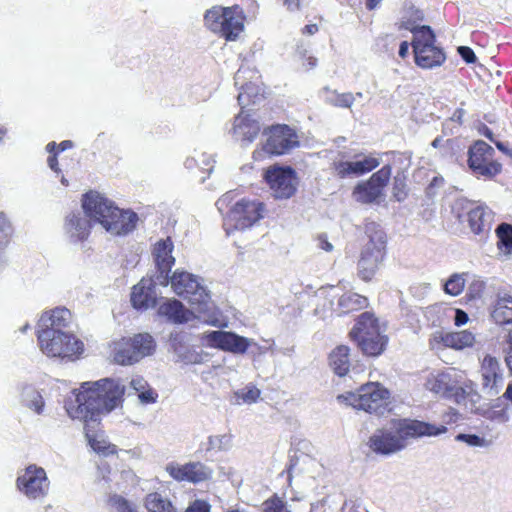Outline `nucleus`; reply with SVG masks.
Here are the masks:
<instances>
[{"mask_svg":"<svg viewBox=\"0 0 512 512\" xmlns=\"http://www.w3.org/2000/svg\"><path fill=\"white\" fill-rule=\"evenodd\" d=\"M125 386L120 380L104 378L82 383L74 400L66 403V410L73 419L86 424V429L98 422L101 413H109L122 404Z\"/></svg>","mask_w":512,"mask_h":512,"instance_id":"obj_1","label":"nucleus"},{"mask_svg":"<svg viewBox=\"0 0 512 512\" xmlns=\"http://www.w3.org/2000/svg\"><path fill=\"white\" fill-rule=\"evenodd\" d=\"M444 425L435 426L418 420H392L376 429L369 438V447L376 454L388 456L404 450L411 439L446 433Z\"/></svg>","mask_w":512,"mask_h":512,"instance_id":"obj_2","label":"nucleus"},{"mask_svg":"<svg viewBox=\"0 0 512 512\" xmlns=\"http://www.w3.org/2000/svg\"><path fill=\"white\" fill-rule=\"evenodd\" d=\"M82 208L87 218L99 223L112 235H126L131 232L138 220L137 214L124 211L96 191L86 193L82 199Z\"/></svg>","mask_w":512,"mask_h":512,"instance_id":"obj_3","label":"nucleus"},{"mask_svg":"<svg viewBox=\"0 0 512 512\" xmlns=\"http://www.w3.org/2000/svg\"><path fill=\"white\" fill-rule=\"evenodd\" d=\"M461 379L460 373L454 368L435 370L427 375L424 386L436 396L453 399L456 403L468 407V399L476 402L480 396L471 386H460Z\"/></svg>","mask_w":512,"mask_h":512,"instance_id":"obj_4","label":"nucleus"},{"mask_svg":"<svg viewBox=\"0 0 512 512\" xmlns=\"http://www.w3.org/2000/svg\"><path fill=\"white\" fill-rule=\"evenodd\" d=\"M403 27L413 34L411 45L417 66L422 69H432L445 62L446 54L436 45V36L430 26H411L408 21L403 23Z\"/></svg>","mask_w":512,"mask_h":512,"instance_id":"obj_5","label":"nucleus"},{"mask_svg":"<svg viewBox=\"0 0 512 512\" xmlns=\"http://www.w3.org/2000/svg\"><path fill=\"white\" fill-rule=\"evenodd\" d=\"M245 16L239 6H213L204 14V25L226 41H236L244 31Z\"/></svg>","mask_w":512,"mask_h":512,"instance_id":"obj_6","label":"nucleus"},{"mask_svg":"<svg viewBox=\"0 0 512 512\" xmlns=\"http://www.w3.org/2000/svg\"><path fill=\"white\" fill-rule=\"evenodd\" d=\"M155 349L156 342L149 333H138L113 342L112 357L119 365H133L152 355Z\"/></svg>","mask_w":512,"mask_h":512,"instance_id":"obj_7","label":"nucleus"},{"mask_svg":"<svg viewBox=\"0 0 512 512\" xmlns=\"http://www.w3.org/2000/svg\"><path fill=\"white\" fill-rule=\"evenodd\" d=\"M168 284L178 296L187 299L192 305H197L198 313L211 309L210 295L198 276L176 270L171 277L168 276Z\"/></svg>","mask_w":512,"mask_h":512,"instance_id":"obj_8","label":"nucleus"},{"mask_svg":"<svg viewBox=\"0 0 512 512\" xmlns=\"http://www.w3.org/2000/svg\"><path fill=\"white\" fill-rule=\"evenodd\" d=\"M369 242L365 245L358 262V275L364 281H370L376 274L385 253L386 235L377 229L375 223L366 225Z\"/></svg>","mask_w":512,"mask_h":512,"instance_id":"obj_9","label":"nucleus"},{"mask_svg":"<svg viewBox=\"0 0 512 512\" xmlns=\"http://www.w3.org/2000/svg\"><path fill=\"white\" fill-rule=\"evenodd\" d=\"M389 391L378 382L362 385L356 392H347L338 396L353 408L368 413L382 414L389 399Z\"/></svg>","mask_w":512,"mask_h":512,"instance_id":"obj_10","label":"nucleus"},{"mask_svg":"<svg viewBox=\"0 0 512 512\" xmlns=\"http://www.w3.org/2000/svg\"><path fill=\"white\" fill-rule=\"evenodd\" d=\"M38 345L48 357L74 359L83 352L84 346L73 332L46 331L37 336Z\"/></svg>","mask_w":512,"mask_h":512,"instance_id":"obj_11","label":"nucleus"},{"mask_svg":"<svg viewBox=\"0 0 512 512\" xmlns=\"http://www.w3.org/2000/svg\"><path fill=\"white\" fill-rule=\"evenodd\" d=\"M16 487L29 500L42 501L49 493L50 480L44 468L30 464L19 471Z\"/></svg>","mask_w":512,"mask_h":512,"instance_id":"obj_12","label":"nucleus"},{"mask_svg":"<svg viewBox=\"0 0 512 512\" xmlns=\"http://www.w3.org/2000/svg\"><path fill=\"white\" fill-rule=\"evenodd\" d=\"M265 206L257 200L242 199L228 213L224 222L227 234L234 230H245L252 227L264 217Z\"/></svg>","mask_w":512,"mask_h":512,"instance_id":"obj_13","label":"nucleus"},{"mask_svg":"<svg viewBox=\"0 0 512 512\" xmlns=\"http://www.w3.org/2000/svg\"><path fill=\"white\" fill-rule=\"evenodd\" d=\"M391 173V167L385 165L367 181L358 183L353 190L354 199L362 204L380 203L384 198L383 191L389 183Z\"/></svg>","mask_w":512,"mask_h":512,"instance_id":"obj_14","label":"nucleus"},{"mask_svg":"<svg viewBox=\"0 0 512 512\" xmlns=\"http://www.w3.org/2000/svg\"><path fill=\"white\" fill-rule=\"evenodd\" d=\"M468 165L474 174L492 178L501 171V165L493 160L494 149L482 140L470 147Z\"/></svg>","mask_w":512,"mask_h":512,"instance_id":"obj_15","label":"nucleus"},{"mask_svg":"<svg viewBox=\"0 0 512 512\" xmlns=\"http://www.w3.org/2000/svg\"><path fill=\"white\" fill-rule=\"evenodd\" d=\"M267 137L263 150L270 155H283L299 145L295 131L287 125H274L264 131Z\"/></svg>","mask_w":512,"mask_h":512,"instance_id":"obj_16","label":"nucleus"},{"mask_svg":"<svg viewBox=\"0 0 512 512\" xmlns=\"http://www.w3.org/2000/svg\"><path fill=\"white\" fill-rule=\"evenodd\" d=\"M272 194L277 199H288L297 189V178L290 167H271L265 173Z\"/></svg>","mask_w":512,"mask_h":512,"instance_id":"obj_17","label":"nucleus"},{"mask_svg":"<svg viewBox=\"0 0 512 512\" xmlns=\"http://www.w3.org/2000/svg\"><path fill=\"white\" fill-rule=\"evenodd\" d=\"M205 339L208 346L234 354H244L252 344H255L253 339L220 330L207 333Z\"/></svg>","mask_w":512,"mask_h":512,"instance_id":"obj_18","label":"nucleus"},{"mask_svg":"<svg viewBox=\"0 0 512 512\" xmlns=\"http://www.w3.org/2000/svg\"><path fill=\"white\" fill-rule=\"evenodd\" d=\"M165 471L176 481H187L191 483H200L208 480L212 476V470L201 462H189L184 465L178 463H168Z\"/></svg>","mask_w":512,"mask_h":512,"instance_id":"obj_19","label":"nucleus"},{"mask_svg":"<svg viewBox=\"0 0 512 512\" xmlns=\"http://www.w3.org/2000/svg\"><path fill=\"white\" fill-rule=\"evenodd\" d=\"M474 343L475 335L468 330L458 332L436 331L429 339V347L434 351H439L442 348L463 350L473 346Z\"/></svg>","mask_w":512,"mask_h":512,"instance_id":"obj_20","label":"nucleus"},{"mask_svg":"<svg viewBox=\"0 0 512 512\" xmlns=\"http://www.w3.org/2000/svg\"><path fill=\"white\" fill-rule=\"evenodd\" d=\"M71 324L72 314L67 308L57 307L45 311L38 321L37 336L46 331H55V333L73 332Z\"/></svg>","mask_w":512,"mask_h":512,"instance_id":"obj_21","label":"nucleus"},{"mask_svg":"<svg viewBox=\"0 0 512 512\" xmlns=\"http://www.w3.org/2000/svg\"><path fill=\"white\" fill-rule=\"evenodd\" d=\"M173 242L170 238L158 241L153 248L152 255L158 269L159 274L157 282L160 285H168V273L175 263V258L172 256Z\"/></svg>","mask_w":512,"mask_h":512,"instance_id":"obj_22","label":"nucleus"},{"mask_svg":"<svg viewBox=\"0 0 512 512\" xmlns=\"http://www.w3.org/2000/svg\"><path fill=\"white\" fill-rule=\"evenodd\" d=\"M482 392L488 397L496 396L503 387V376L500 373L498 361L486 356L481 366Z\"/></svg>","mask_w":512,"mask_h":512,"instance_id":"obj_23","label":"nucleus"},{"mask_svg":"<svg viewBox=\"0 0 512 512\" xmlns=\"http://www.w3.org/2000/svg\"><path fill=\"white\" fill-rule=\"evenodd\" d=\"M380 164L379 160L371 155L357 154L353 161H339L334 164L337 176H359L370 172Z\"/></svg>","mask_w":512,"mask_h":512,"instance_id":"obj_24","label":"nucleus"},{"mask_svg":"<svg viewBox=\"0 0 512 512\" xmlns=\"http://www.w3.org/2000/svg\"><path fill=\"white\" fill-rule=\"evenodd\" d=\"M259 121L251 114L241 111L235 118L232 127V135L242 144H249L255 140L260 132Z\"/></svg>","mask_w":512,"mask_h":512,"instance_id":"obj_25","label":"nucleus"},{"mask_svg":"<svg viewBox=\"0 0 512 512\" xmlns=\"http://www.w3.org/2000/svg\"><path fill=\"white\" fill-rule=\"evenodd\" d=\"M156 283H158L157 280L143 278L133 287L131 303L134 308L147 309L155 306L157 299Z\"/></svg>","mask_w":512,"mask_h":512,"instance_id":"obj_26","label":"nucleus"},{"mask_svg":"<svg viewBox=\"0 0 512 512\" xmlns=\"http://www.w3.org/2000/svg\"><path fill=\"white\" fill-rule=\"evenodd\" d=\"M158 314L166 317L174 324L187 323L195 318L194 312L185 308V306L176 299H168L160 304Z\"/></svg>","mask_w":512,"mask_h":512,"instance_id":"obj_27","label":"nucleus"},{"mask_svg":"<svg viewBox=\"0 0 512 512\" xmlns=\"http://www.w3.org/2000/svg\"><path fill=\"white\" fill-rule=\"evenodd\" d=\"M385 332L386 331L371 332L366 335H360V337L354 338L353 340L357 342L365 355L376 357L381 355L386 349L388 337Z\"/></svg>","mask_w":512,"mask_h":512,"instance_id":"obj_28","label":"nucleus"},{"mask_svg":"<svg viewBox=\"0 0 512 512\" xmlns=\"http://www.w3.org/2000/svg\"><path fill=\"white\" fill-rule=\"evenodd\" d=\"M64 230L72 242L83 241L90 233V220L86 214L71 213L66 217Z\"/></svg>","mask_w":512,"mask_h":512,"instance_id":"obj_29","label":"nucleus"},{"mask_svg":"<svg viewBox=\"0 0 512 512\" xmlns=\"http://www.w3.org/2000/svg\"><path fill=\"white\" fill-rule=\"evenodd\" d=\"M468 224L474 234H486L490 231L493 213L485 205H477L471 208L468 213Z\"/></svg>","mask_w":512,"mask_h":512,"instance_id":"obj_30","label":"nucleus"},{"mask_svg":"<svg viewBox=\"0 0 512 512\" xmlns=\"http://www.w3.org/2000/svg\"><path fill=\"white\" fill-rule=\"evenodd\" d=\"M386 331V325L381 324L372 312L362 313L350 332L352 339L360 337V335H366L367 333Z\"/></svg>","mask_w":512,"mask_h":512,"instance_id":"obj_31","label":"nucleus"},{"mask_svg":"<svg viewBox=\"0 0 512 512\" xmlns=\"http://www.w3.org/2000/svg\"><path fill=\"white\" fill-rule=\"evenodd\" d=\"M368 299L355 292H346L338 299L336 311L339 314H347L368 307Z\"/></svg>","mask_w":512,"mask_h":512,"instance_id":"obj_32","label":"nucleus"},{"mask_svg":"<svg viewBox=\"0 0 512 512\" xmlns=\"http://www.w3.org/2000/svg\"><path fill=\"white\" fill-rule=\"evenodd\" d=\"M329 365L335 374L345 376L350 368L349 348L340 345L333 349L329 356Z\"/></svg>","mask_w":512,"mask_h":512,"instance_id":"obj_33","label":"nucleus"},{"mask_svg":"<svg viewBox=\"0 0 512 512\" xmlns=\"http://www.w3.org/2000/svg\"><path fill=\"white\" fill-rule=\"evenodd\" d=\"M492 317L499 324L512 322V297L509 294L498 293Z\"/></svg>","mask_w":512,"mask_h":512,"instance_id":"obj_34","label":"nucleus"},{"mask_svg":"<svg viewBox=\"0 0 512 512\" xmlns=\"http://www.w3.org/2000/svg\"><path fill=\"white\" fill-rule=\"evenodd\" d=\"M21 402L36 414L43 413L45 403L41 393L34 386L26 384L22 387Z\"/></svg>","mask_w":512,"mask_h":512,"instance_id":"obj_35","label":"nucleus"},{"mask_svg":"<svg viewBox=\"0 0 512 512\" xmlns=\"http://www.w3.org/2000/svg\"><path fill=\"white\" fill-rule=\"evenodd\" d=\"M144 506L148 512H177L172 502L158 492H152L145 496Z\"/></svg>","mask_w":512,"mask_h":512,"instance_id":"obj_36","label":"nucleus"},{"mask_svg":"<svg viewBox=\"0 0 512 512\" xmlns=\"http://www.w3.org/2000/svg\"><path fill=\"white\" fill-rule=\"evenodd\" d=\"M12 235V227L7 219V217L4 215V213H0V271L3 270V268L7 264V257H6V248L10 242V238Z\"/></svg>","mask_w":512,"mask_h":512,"instance_id":"obj_37","label":"nucleus"},{"mask_svg":"<svg viewBox=\"0 0 512 512\" xmlns=\"http://www.w3.org/2000/svg\"><path fill=\"white\" fill-rule=\"evenodd\" d=\"M247 72V69L240 68L234 76L235 85L238 86L240 90L237 99L241 106L247 103L248 98H250L253 93L252 82L245 81Z\"/></svg>","mask_w":512,"mask_h":512,"instance_id":"obj_38","label":"nucleus"},{"mask_svg":"<svg viewBox=\"0 0 512 512\" xmlns=\"http://www.w3.org/2000/svg\"><path fill=\"white\" fill-rule=\"evenodd\" d=\"M465 282L466 280L464 273H454L445 282L444 291L448 295L458 296L463 292Z\"/></svg>","mask_w":512,"mask_h":512,"instance_id":"obj_39","label":"nucleus"},{"mask_svg":"<svg viewBox=\"0 0 512 512\" xmlns=\"http://www.w3.org/2000/svg\"><path fill=\"white\" fill-rule=\"evenodd\" d=\"M206 451H224L231 447V437L227 434L210 436L206 442Z\"/></svg>","mask_w":512,"mask_h":512,"instance_id":"obj_40","label":"nucleus"},{"mask_svg":"<svg viewBox=\"0 0 512 512\" xmlns=\"http://www.w3.org/2000/svg\"><path fill=\"white\" fill-rule=\"evenodd\" d=\"M355 96L352 93H334L329 102L337 107L350 108L354 103Z\"/></svg>","mask_w":512,"mask_h":512,"instance_id":"obj_41","label":"nucleus"},{"mask_svg":"<svg viewBox=\"0 0 512 512\" xmlns=\"http://www.w3.org/2000/svg\"><path fill=\"white\" fill-rule=\"evenodd\" d=\"M496 233L503 245L512 247V225L502 223L497 227Z\"/></svg>","mask_w":512,"mask_h":512,"instance_id":"obj_42","label":"nucleus"},{"mask_svg":"<svg viewBox=\"0 0 512 512\" xmlns=\"http://www.w3.org/2000/svg\"><path fill=\"white\" fill-rule=\"evenodd\" d=\"M178 358L185 364H198L202 362V355L195 350L186 349L176 351Z\"/></svg>","mask_w":512,"mask_h":512,"instance_id":"obj_43","label":"nucleus"},{"mask_svg":"<svg viewBox=\"0 0 512 512\" xmlns=\"http://www.w3.org/2000/svg\"><path fill=\"white\" fill-rule=\"evenodd\" d=\"M238 398H241L245 403H254L260 396V390L254 386L246 387L236 393Z\"/></svg>","mask_w":512,"mask_h":512,"instance_id":"obj_44","label":"nucleus"},{"mask_svg":"<svg viewBox=\"0 0 512 512\" xmlns=\"http://www.w3.org/2000/svg\"><path fill=\"white\" fill-rule=\"evenodd\" d=\"M456 441L465 442L467 445L472 447H483L486 444L484 438L479 437L475 434H463L460 433L455 437Z\"/></svg>","mask_w":512,"mask_h":512,"instance_id":"obj_45","label":"nucleus"},{"mask_svg":"<svg viewBox=\"0 0 512 512\" xmlns=\"http://www.w3.org/2000/svg\"><path fill=\"white\" fill-rule=\"evenodd\" d=\"M110 501L117 512H136L135 507L122 496L115 495Z\"/></svg>","mask_w":512,"mask_h":512,"instance_id":"obj_46","label":"nucleus"},{"mask_svg":"<svg viewBox=\"0 0 512 512\" xmlns=\"http://www.w3.org/2000/svg\"><path fill=\"white\" fill-rule=\"evenodd\" d=\"M298 54L302 59V67L306 70H312L317 66V58L312 55H308L307 50H298Z\"/></svg>","mask_w":512,"mask_h":512,"instance_id":"obj_47","label":"nucleus"},{"mask_svg":"<svg viewBox=\"0 0 512 512\" xmlns=\"http://www.w3.org/2000/svg\"><path fill=\"white\" fill-rule=\"evenodd\" d=\"M262 506L264 512H281L283 510L284 504L283 501L279 498H270L266 500Z\"/></svg>","mask_w":512,"mask_h":512,"instance_id":"obj_48","label":"nucleus"},{"mask_svg":"<svg viewBox=\"0 0 512 512\" xmlns=\"http://www.w3.org/2000/svg\"><path fill=\"white\" fill-rule=\"evenodd\" d=\"M158 395L157 393L149 388V386L138 394L139 401L142 404L155 403Z\"/></svg>","mask_w":512,"mask_h":512,"instance_id":"obj_49","label":"nucleus"},{"mask_svg":"<svg viewBox=\"0 0 512 512\" xmlns=\"http://www.w3.org/2000/svg\"><path fill=\"white\" fill-rule=\"evenodd\" d=\"M210 504L204 500L197 499L193 501L185 512H210Z\"/></svg>","mask_w":512,"mask_h":512,"instance_id":"obj_50","label":"nucleus"},{"mask_svg":"<svg viewBox=\"0 0 512 512\" xmlns=\"http://www.w3.org/2000/svg\"><path fill=\"white\" fill-rule=\"evenodd\" d=\"M91 446L94 451L104 455L114 454L116 452V447L114 445H105L104 443L95 440L91 441Z\"/></svg>","mask_w":512,"mask_h":512,"instance_id":"obj_51","label":"nucleus"},{"mask_svg":"<svg viewBox=\"0 0 512 512\" xmlns=\"http://www.w3.org/2000/svg\"><path fill=\"white\" fill-rule=\"evenodd\" d=\"M148 386L149 385L147 381L143 377L136 376L131 379L129 388L132 389L135 393L139 394L141 390L143 391Z\"/></svg>","mask_w":512,"mask_h":512,"instance_id":"obj_52","label":"nucleus"},{"mask_svg":"<svg viewBox=\"0 0 512 512\" xmlns=\"http://www.w3.org/2000/svg\"><path fill=\"white\" fill-rule=\"evenodd\" d=\"M458 52L465 62L474 63L476 61V55L471 48L467 46H460L458 47Z\"/></svg>","mask_w":512,"mask_h":512,"instance_id":"obj_53","label":"nucleus"},{"mask_svg":"<svg viewBox=\"0 0 512 512\" xmlns=\"http://www.w3.org/2000/svg\"><path fill=\"white\" fill-rule=\"evenodd\" d=\"M469 318L465 311L462 309L455 310L454 324L456 326L465 325L468 322Z\"/></svg>","mask_w":512,"mask_h":512,"instance_id":"obj_54","label":"nucleus"},{"mask_svg":"<svg viewBox=\"0 0 512 512\" xmlns=\"http://www.w3.org/2000/svg\"><path fill=\"white\" fill-rule=\"evenodd\" d=\"M490 418L492 420L498 421L500 423H505L509 420V415L507 414V412L504 409H502V410L493 411L490 415Z\"/></svg>","mask_w":512,"mask_h":512,"instance_id":"obj_55","label":"nucleus"},{"mask_svg":"<svg viewBox=\"0 0 512 512\" xmlns=\"http://www.w3.org/2000/svg\"><path fill=\"white\" fill-rule=\"evenodd\" d=\"M318 246L326 252L333 250V245L328 241L326 235H320L318 237Z\"/></svg>","mask_w":512,"mask_h":512,"instance_id":"obj_56","label":"nucleus"},{"mask_svg":"<svg viewBox=\"0 0 512 512\" xmlns=\"http://www.w3.org/2000/svg\"><path fill=\"white\" fill-rule=\"evenodd\" d=\"M422 20H423V12L416 9L413 11L412 19H407V20L402 21L401 27L404 28L403 23L408 22V21L410 22L411 26H417L415 23L417 21H422Z\"/></svg>","mask_w":512,"mask_h":512,"instance_id":"obj_57","label":"nucleus"},{"mask_svg":"<svg viewBox=\"0 0 512 512\" xmlns=\"http://www.w3.org/2000/svg\"><path fill=\"white\" fill-rule=\"evenodd\" d=\"M494 144L501 152H503L504 154H506L508 157H510L512 159V149L509 148L507 143H504L501 141H494Z\"/></svg>","mask_w":512,"mask_h":512,"instance_id":"obj_58","label":"nucleus"},{"mask_svg":"<svg viewBox=\"0 0 512 512\" xmlns=\"http://www.w3.org/2000/svg\"><path fill=\"white\" fill-rule=\"evenodd\" d=\"M231 200L230 193L224 194L221 198L216 202L217 208L221 211L225 205H227Z\"/></svg>","mask_w":512,"mask_h":512,"instance_id":"obj_59","label":"nucleus"},{"mask_svg":"<svg viewBox=\"0 0 512 512\" xmlns=\"http://www.w3.org/2000/svg\"><path fill=\"white\" fill-rule=\"evenodd\" d=\"M284 5L290 11L299 10V8H300V0H284Z\"/></svg>","mask_w":512,"mask_h":512,"instance_id":"obj_60","label":"nucleus"},{"mask_svg":"<svg viewBox=\"0 0 512 512\" xmlns=\"http://www.w3.org/2000/svg\"><path fill=\"white\" fill-rule=\"evenodd\" d=\"M408 51H409V43L407 41L401 42L400 47H399V56L401 58H405L408 54Z\"/></svg>","mask_w":512,"mask_h":512,"instance_id":"obj_61","label":"nucleus"},{"mask_svg":"<svg viewBox=\"0 0 512 512\" xmlns=\"http://www.w3.org/2000/svg\"><path fill=\"white\" fill-rule=\"evenodd\" d=\"M48 166L55 172L59 170L58 161L55 155L49 156L47 159Z\"/></svg>","mask_w":512,"mask_h":512,"instance_id":"obj_62","label":"nucleus"},{"mask_svg":"<svg viewBox=\"0 0 512 512\" xmlns=\"http://www.w3.org/2000/svg\"><path fill=\"white\" fill-rule=\"evenodd\" d=\"M317 31H318V26L316 24H309L303 28V33L308 34V35H313Z\"/></svg>","mask_w":512,"mask_h":512,"instance_id":"obj_63","label":"nucleus"},{"mask_svg":"<svg viewBox=\"0 0 512 512\" xmlns=\"http://www.w3.org/2000/svg\"><path fill=\"white\" fill-rule=\"evenodd\" d=\"M464 114H465V112H464V110H463V109H457V110L453 113V115H452V117H451V120H452V121H457L458 123H461V122H462V118H463Z\"/></svg>","mask_w":512,"mask_h":512,"instance_id":"obj_64","label":"nucleus"}]
</instances>
